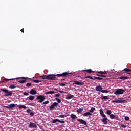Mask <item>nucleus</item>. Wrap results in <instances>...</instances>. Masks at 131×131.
Segmentation results:
<instances>
[{"instance_id":"obj_34","label":"nucleus","mask_w":131,"mask_h":131,"mask_svg":"<svg viewBox=\"0 0 131 131\" xmlns=\"http://www.w3.org/2000/svg\"><path fill=\"white\" fill-rule=\"evenodd\" d=\"M85 71H86L88 73H92V72H93L92 69L85 70Z\"/></svg>"},{"instance_id":"obj_31","label":"nucleus","mask_w":131,"mask_h":131,"mask_svg":"<svg viewBox=\"0 0 131 131\" xmlns=\"http://www.w3.org/2000/svg\"><path fill=\"white\" fill-rule=\"evenodd\" d=\"M123 71H125L126 72H129L131 71L130 69H127V68H125L123 70Z\"/></svg>"},{"instance_id":"obj_52","label":"nucleus","mask_w":131,"mask_h":131,"mask_svg":"<svg viewBox=\"0 0 131 131\" xmlns=\"http://www.w3.org/2000/svg\"><path fill=\"white\" fill-rule=\"evenodd\" d=\"M59 93H61V94H63V93H64V92L63 91H59Z\"/></svg>"},{"instance_id":"obj_55","label":"nucleus","mask_w":131,"mask_h":131,"mask_svg":"<svg viewBox=\"0 0 131 131\" xmlns=\"http://www.w3.org/2000/svg\"><path fill=\"white\" fill-rule=\"evenodd\" d=\"M54 91H57V92H58V89H57L56 88H54Z\"/></svg>"},{"instance_id":"obj_46","label":"nucleus","mask_w":131,"mask_h":131,"mask_svg":"<svg viewBox=\"0 0 131 131\" xmlns=\"http://www.w3.org/2000/svg\"><path fill=\"white\" fill-rule=\"evenodd\" d=\"M56 98H58L59 97H60V94H55V96Z\"/></svg>"},{"instance_id":"obj_32","label":"nucleus","mask_w":131,"mask_h":131,"mask_svg":"<svg viewBox=\"0 0 131 131\" xmlns=\"http://www.w3.org/2000/svg\"><path fill=\"white\" fill-rule=\"evenodd\" d=\"M85 78H90V79H93V80H95L94 78H93V77L90 76H87L85 77Z\"/></svg>"},{"instance_id":"obj_9","label":"nucleus","mask_w":131,"mask_h":131,"mask_svg":"<svg viewBox=\"0 0 131 131\" xmlns=\"http://www.w3.org/2000/svg\"><path fill=\"white\" fill-rule=\"evenodd\" d=\"M104 118L101 120L102 122H103V124H108V118H107V116H105V117H103Z\"/></svg>"},{"instance_id":"obj_12","label":"nucleus","mask_w":131,"mask_h":131,"mask_svg":"<svg viewBox=\"0 0 131 131\" xmlns=\"http://www.w3.org/2000/svg\"><path fill=\"white\" fill-rule=\"evenodd\" d=\"M97 92H101L102 93V91L103 90V88L101 86H97L96 88Z\"/></svg>"},{"instance_id":"obj_2","label":"nucleus","mask_w":131,"mask_h":131,"mask_svg":"<svg viewBox=\"0 0 131 131\" xmlns=\"http://www.w3.org/2000/svg\"><path fill=\"white\" fill-rule=\"evenodd\" d=\"M17 79H24L23 80H19L17 82H26L28 80V81H33V82H39V80H33V79H30V78H28L27 77H18L16 78H12V79H7L5 78L4 79V80L5 81H10V80H14V81H16L15 80H17Z\"/></svg>"},{"instance_id":"obj_42","label":"nucleus","mask_w":131,"mask_h":131,"mask_svg":"<svg viewBox=\"0 0 131 131\" xmlns=\"http://www.w3.org/2000/svg\"><path fill=\"white\" fill-rule=\"evenodd\" d=\"M26 86H28V87L31 86V83H27Z\"/></svg>"},{"instance_id":"obj_20","label":"nucleus","mask_w":131,"mask_h":131,"mask_svg":"<svg viewBox=\"0 0 131 131\" xmlns=\"http://www.w3.org/2000/svg\"><path fill=\"white\" fill-rule=\"evenodd\" d=\"M94 79H97L98 80H105V78L99 77H94Z\"/></svg>"},{"instance_id":"obj_58","label":"nucleus","mask_w":131,"mask_h":131,"mask_svg":"<svg viewBox=\"0 0 131 131\" xmlns=\"http://www.w3.org/2000/svg\"><path fill=\"white\" fill-rule=\"evenodd\" d=\"M20 83H24V82H20Z\"/></svg>"},{"instance_id":"obj_51","label":"nucleus","mask_w":131,"mask_h":131,"mask_svg":"<svg viewBox=\"0 0 131 131\" xmlns=\"http://www.w3.org/2000/svg\"><path fill=\"white\" fill-rule=\"evenodd\" d=\"M107 73L106 71H103V74H107Z\"/></svg>"},{"instance_id":"obj_14","label":"nucleus","mask_w":131,"mask_h":131,"mask_svg":"<svg viewBox=\"0 0 131 131\" xmlns=\"http://www.w3.org/2000/svg\"><path fill=\"white\" fill-rule=\"evenodd\" d=\"M70 117L71 118H72V119H73V120H74L75 119H76V118H77V116H76V115L72 114L70 115Z\"/></svg>"},{"instance_id":"obj_16","label":"nucleus","mask_w":131,"mask_h":131,"mask_svg":"<svg viewBox=\"0 0 131 131\" xmlns=\"http://www.w3.org/2000/svg\"><path fill=\"white\" fill-rule=\"evenodd\" d=\"M75 84H76L77 85H83L84 84V83H83V82H74V83H73V85H74Z\"/></svg>"},{"instance_id":"obj_27","label":"nucleus","mask_w":131,"mask_h":131,"mask_svg":"<svg viewBox=\"0 0 131 131\" xmlns=\"http://www.w3.org/2000/svg\"><path fill=\"white\" fill-rule=\"evenodd\" d=\"M83 111V109L82 108H79L77 110V112L78 113H81V112H82Z\"/></svg>"},{"instance_id":"obj_49","label":"nucleus","mask_w":131,"mask_h":131,"mask_svg":"<svg viewBox=\"0 0 131 131\" xmlns=\"http://www.w3.org/2000/svg\"><path fill=\"white\" fill-rule=\"evenodd\" d=\"M6 108H7V109H11L10 105L8 106H6Z\"/></svg>"},{"instance_id":"obj_17","label":"nucleus","mask_w":131,"mask_h":131,"mask_svg":"<svg viewBox=\"0 0 131 131\" xmlns=\"http://www.w3.org/2000/svg\"><path fill=\"white\" fill-rule=\"evenodd\" d=\"M100 114L101 115L102 117H106V115L104 114V111L102 109L100 110Z\"/></svg>"},{"instance_id":"obj_26","label":"nucleus","mask_w":131,"mask_h":131,"mask_svg":"<svg viewBox=\"0 0 131 131\" xmlns=\"http://www.w3.org/2000/svg\"><path fill=\"white\" fill-rule=\"evenodd\" d=\"M9 105L10 106V109H13V108H15V107H16V106H17V104H11Z\"/></svg>"},{"instance_id":"obj_19","label":"nucleus","mask_w":131,"mask_h":131,"mask_svg":"<svg viewBox=\"0 0 131 131\" xmlns=\"http://www.w3.org/2000/svg\"><path fill=\"white\" fill-rule=\"evenodd\" d=\"M17 107H18V109H22V108L23 109H26V108H27L25 105H17Z\"/></svg>"},{"instance_id":"obj_57","label":"nucleus","mask_w":131,"mask_h":131,"mask_svg":"<svg viewBox=\"0 0 131 131\" xmlns=\"http://www.w3.org/2000/svg\"><path fill=\"white\" fill-rule=\"evenodd\" d=\"M0 82H5L4 81H0Z\"/></svg>"},{"instance_id":"obj_47","label":"nucleus","mask_w":131,"mask_h":131,"mask_svg":"<svg viewBox=\"0 0 131 131\" xmlns=\"http://www.w3.org/2000/svg\"><path fill=\"white\" fill-rule=\"evenodd\" d=\"M30 111H31L30 109L27 110V113H30Z\"/></svg>"},{"instance_id":"obj_10","label":"nucleus","mask_w":131,"mask_h":131,"mask_svg":"<svg viewBox=\"0 0 131 131\" xmlns=\"http://www.w3.org/2000/svg\"><path fill=\"white\" fill-rule=\"evenodd\" d=\"M29 128H37V126L34 123L30 122L29 125Z\"/></svg>"},{"instance_id":"obj_3","label":"nucleus","mask_w":131,"mask_h":131,"mask_svg":"<svg viewBox=\"0 0 131 131\" xmlns=\"http://www.w3.org/2000/svg\"><path fill=\"white\" fill-rule=\"evenodd\" d=\"M125 92V91H124L122 89H118L115 90L114 94V95H116L117 96H118L119 95H123Z\"/></svg>"},{"instance_id":"obj_50","label":"nucleus","mask_w":131,"mask_h":131,"mask_svg":"<svg viewBox=\"0 0 131 131\" xmlns=\"http://www.w3.org/2000/svg\"><path fill=\"white\" fill-rule=\"evenodd\" d=\"M127 74H130L131 75V73H125V75H127Z\"/></svg>"},{"instance_id":"obj_8","label":"nucleus","mask_w":131,"mask_h":131,"mask_svg":"<svg viewBox=\"0 0 131 131\" xmlns=\"http://www.w3.org/2000/svg\"><path fill=\"white\" fill-rule=\"evenodd\" d=\"M52 123H57V122H59L60 123H65L64 121L63 120H60V119H53L52 121Z\"/></svg>"},{"instance_id":"obj_37","label":"nucleus","mask_w":131,"mask_h":131,"mask_svg":"<svg viewBox=\"0 0 131 131\" xmlns=\"http://www.w3.org/2000/svg\"><path fill=\"white\" fill-rule=\"evenodd\" d=\"M97 76H100V77H106L105 75H100V73L97 74Z\"/></svg>"},{"instance_id":"obj_35","label":"nucleus","mask_w":131,"mask_h":131,"mask_svg":"<svg viewBox=\"0 0 131 131\" xmlns=\"http://www.w3.org/2000/svg\"><path fill=\"white\" fill-rule=\"evenodd\" d=\"M101 93H104L105 94H108L109 93V91L107 90H103L101 91Z\"/></svg>"},{"instance_id":"obj_44","label":"nucleus","mask_w":131,"mask_h":131,"mask_svg":"<svg viewBox=\"0 0 131 131\" xmlns=\"http://www.w3.org/2000/svg\"><path fill=\"white\" fill-rule=\"evenodd\" d=\"M30 114L31 115V116H33L34 115V112H30Z\"/></svg>"},{"instance_id":"obj_33","label":"nucleus","mask_w":131,"mask_h":131,"mask_svg":"<svg viewBox=\"0 0 131 131\" xmlns=\"http://www.w3.org/2000/svg\"><path fill=\"white\" fill-rule=\"evenodd\" d=\"M9 89H16V86H15V85H10L9 86Z\"/></svg>"},{"instance_id":"obj_38","label":"nucleus","mask_w":131,"mask_h":131,"mask_svg":"<svg viewBox=\"0 0 131 131\" xmlns=\"http://www.w3.org/2000/svg\"><path fill=\"white\" fill-rule=\"evenodd\" d=\"M124 119L126 121H128V120H129V118L128 116H126V117H125Z\"/></svg>"},{"instance_id":"obj_21","label":"nucleus","mask_w":131,"mask_h":131,"mask_svg":"<svg viewBox=\"0 0 131 131\" xmlns=\"http://www.w3.org/2000/svg\"><path fill=\"white\" fill-rule=\"evenodd\" d=\"M45 95H49L50 94H55V92L54 91H48L47 92L45 93Z\"/></svg>"},{"instance_id":"obj_45","label":"nucleus","mask_w":131,"mask_h":131,"mask_svg":"<svg viewBox=\"0 0 131 131\" xmlns=\"http://www.w3.org/2000/svg\"><path fill=\"white\" fill-rule=\"evenodd\" d=\"M24 96H28V95H29V94L28 93H27V92H24Z\"/></svg>"},{"instance_id":"obj_54","label":"nucleus","mask_w":131,"mask_h":131,"mask_svg":"<svg viewBox=\"0 0 131 131\" xmlns=\"http://www.w3.org/2000/svg\"><path fill=\"white\" fill-rule=\"evenodd\" d=\"M112 103H116V100H112Z\"/></svg>"},{"instance_id":"obj_6","label":"nucleus","mask_w":131,"mask_h":131,"mask_svg":"<svg viewBox=\"0 0 131 131\" xmlns=\"http://www.w3.org/2000/svg\"><path fill=\"white\" fill-rule=\"evenodd\" d=\"M116 103L119 104V103L121 104H124V103H127V101L125 100H123L121 98H118V99H116Z\"/></svg>"},{"instance_id":"obj_53","label":"nucleus","mask_w":131,"mask_h":131,"mask_svg":"<svg viewBox=\"0 0 131 131\" xmlns=\"http://www.w3.org/2000/svg\"><path fill=\"white\" fill-rule=\"evenodd\" d=\"M73 82H79V81L75 80L73 81Z\"/></svg>"},{"instance_id":"obj_13","label":"nucleus","mask_w":131,"mask_h":131,"mask_svg":"<svg viewBox=\"0 0 131 131\" xmlns=\"http://www.w3.org/2000/svg\"><path fill=\"white\" fill-rule=\"evenodd\" d=\"M129 78V77L127 76H122L119 78L120 79H122V80H126V79H128Z\"/></svg>"},{"instance_id":"obj_7","label":"nucleus","mask_w":131,"mask_h":131,"mask_svg":"<svg viewBox=\"0 0 131 131\" xmlns=\"http://www.w3.org/2000/svg\"><path fill=\"white\" fill-rule=\"evenodd\" d=\"M58 105H59V103L57 102H54L52 104V105L50 106L49 107L50 110H54L55 107H58Z\"/></svg>"},{"instance_id":"obj_22","label":"nucleus","mask_w":131,"mask_h":131,"mask_svg":"<svg viewBox=\"0 0 131 131\" xmlns=\"http://www.w3.org/2000/svg\"><path fill=\"white\" fill-rule=\"evenodd\" d=\"M109 97L107 96L101 97V100H109Z\"/></svg>"},{"instance_id":"obj_36","label":"nucleus","mask_w":131,"mask_h":131,"mask_svg":"<svg viewBox=\"0 0 131 131\" xmlns=\"http://www.w3.org/2000/svg\"><path fill=\"white\" fill-rule=\"evenodd\" d=\"M55 100H56L57 103H61V99L58 98H55Z\"/></svg>"},{"instance_id":"obj_18","label":"nucleus","mask_w":131,"mask_h":131,"mask_svg":"<svg viewBox=\"0 0 131 131\" xmlns=\"http://www.w3.org/2000/svg\"><path fill=\"white\" fill-rule=\"evenodd\" d=\"M83 116L85 117V116H91V115H93V114H92L91 113H90L89 112H87L84 113L83 114Z\"/></svg>"},{"instance_id":"obj_41","label":"nucleus","mask_w":131,"mask_h":131,"mask_svg":"<svg viewBox=\"0 0 131 131\" xmlns=\"http://www.w3.org/2000/svg\"><path fill=\"white\" fill-rule=\"evenodd\" d=\"M98 73H99V74H101V75H103V74H104V72L103 71H99V72H98Z\"/></svg>"},{"instance_id":"obj_5","label":"nucleus","mask_w":131,"mask_h":131,"mask_svg":"<svg viewBox=\"0 0 131 131\" xmlns=\"http://www.w3.org/2000/svg\"><path fill=\"white\" fill-rule=\"evenodd\" d=\"M36 100H39L37 101L38 103H42L46 100V97L43 95H39L36 97Z\"/></svg>"},{"instance_id":"obj_29","label":"nucleus","mask_w":131,"mask_h":131,"mask_svg":"<svg viewBox=\"0 0 131 131\" xmlns=\"http://www.w3.org/2000/svg\"><path fill=\"white\" fill-rule=\"evenodd\" d=\"M110 117L111 119H115V115H114L113 114L110 115Z\"/></svg>"},{"instance_id":"obj_23","label":"nucleus","mask_w":131,"mask_h":131,"mask_svg":"<svg viewBox=\"0 0 131 131\" xmlns=\"http://www.w3.org/2000/svg\"><path fill=\"white\" fill-rule=\"evenodd\" d=\"M73 97H74V95L67 96L66 99H67V100H70L72 98H73Z\"/></svg>"},{"instance_id":"obj_43","label":"nucleus","mask_w":131,"mask_h":131,"mask_svg":"<svg viewBox=\"0 0 131 131\" xmlns=\"http://www.w3.org/2000/svg\"><path fill=\"white\" fill-rule=\"evenodd\" d=\"M121 127H123V128H125L126 127V126L125 125L121 124Z\"/></svg>"},{"instance_id":"obj_1","label":"nucleus","mask_w":131,"mask_h":131,"mask_svg":"<svg viewBox=\"0 0 131 131\" xmlns=\"http://www.w3.org/2000/svg\"><path fill=\"white\" fill-rule=\"evenodd\" d=\"M71 73L68 72H64L62 74H57L56 75L50 74L47 75L41 76L40 77L42 79H48V80H56L57 79V76L58 77H66V76H70Z\"/></svg>"},{"instance_id":"obj_30","label":"nucleus","mask_w":131,"mask_h":131,"mask_svg":"<svg viewBox=\"0 0 131 131\" xmlns=\"http://www.w3.org/2000/svg\"><path fill=\"white\" fill-rule=\"evenodd\" d=\"M111 113H112V112H111V110H108L106 111V114H108V115H111Z\"/></svg>"},{"instance_id":"obj_25","label":"nucleus","mask_w":131,"mask_h":131,"mask_svg":"<svg viewBox=\"0 0 131 131\" xmlns=\"http://www.w3.org/2000/svg\"><path fill=\"white\" fill-rule=\"evenodd\" d=\"M94 110H96V108L95 107H92L89 112L92 114V113H94Z\"/></svg>"},{"instance_id":"obj_15","label":"nucleus","mask_w":131,"mask_h":131,"mask_svg":"<svg viewBox=\"0 0 131 131\" xmlns=\"http://www.w3.org/2000/svg\"><path fill=\"white\" fill-rule=\"evenodd\" d=\"M30 94H31V95H36L37 92H36V91L34 90V89H32L30 92Z\"/></svg>"},{"instance_id":"obj_11","label":"nucleus","mask_w":131,"mask_h":131,"mask_svg":"<svg viewBox=\"0 0 131 131\" xmlns=\"http://www.w3.org/2000/svg\"><path fill=\"white\" fill-rule=\"evenodd\" d=\"M77 120L78 122H80V123H81V124H83L84 125H86V124H88V123L83 119H78Z\"/></svg>"},{"instance_id":"obj_24","label":"nucleus","mask_w":131,"mask_h":131,"mask_svg":"<svg viewBox=\"0 0 131 131\" xmlns=\"http://www.w3.org/2000/svg\"><path fill=\"white\" fill-rule=\"evenodd\" d=\"M35 97L33 96H30L28 97V99H30V101H33L34 100Z\"/></svg>"},{"instance_id":"obj_48","label":"nucleus","mask_w":131,"mask_h":131,"mask_svg":"<svg viewBox=\"0 0 131 131\" xmlns=\"http://www.w3.org/2000/svg\"><path fill=\"white\" fill-rule=\"evenodd\" d=\"M20 31H21V32H23V33H24V28H23L20 30Z\"/></svg>"},{"instance_id":"obj_56","label":"nucleus","mask_w":131,"mask_h":131,"mask_svg":"<svg viewBox=\"0 0 131 131\" xmlns=\"http://www.w3.org/2000/svg\"><path fill=\"white\" fill-rule=\"evenodd\" d=\"M63 80H65V81H66V79H62L61 80V81H63Z\"/></svg>"},{"instance_id":"obj_39","label":"nucleus","mask_w":131,"mask_h":131,"mask_svg":"<svg viewBox=\"0 0 131 131\" xmlns=\"http://www.w3.org/2000/svg\"><path fill=\"white\" fill-rule=\"evenodd\" d=\"M59 84L61 85V86H65L66 85V84L63 83H59Z\"/></svg>"},{"instance_id":"obj_28","label":"nucleus","mask_w":131,"mask_h":131,"mask_svg":"<svg viewBox=\"0 0 131 131\" xmlns=\"http://www.w3.org/2000/svg\"><path fill=\"white\" fill-rule=\"evenodd\" d=\"M58 117H59V118H65V117H66V115H60L58 116Z\"/></svg>"},{"instance_id":"obj_4","label":"nucleus","mask_w":131,"mask_h":131,"mask_svg":"<svg viewBox=\"0 0 131 131\" xmlns=\"http://www.w3.org/2000/svg\"><path fill=\"white\" fill-rule=\"evenodd\" d=\"M1 91L6 93L5 95V97H9L10 96H12V95H13V91H8L7 89H1Z\"/></svg>"},{"instance_id":"obj_40","label":"nucleus","mask_w":131,"mask_h":131,"mask_svg":"<svg viewBox=\"0 0 131 131\" xmlns=\"http://www.w3.org/2000/svg\"><path fill=\"white\" fill-rule=\"evenodd\" d=\"M49 103H50V101H49V100H47V101H46L43 102V104L44 105H47V104H49Z\"/></svg>"}]
</instances>
